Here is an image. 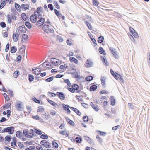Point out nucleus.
Instances as JSON below:
<instances>
[{"label":"nucleus","mask_w":150,"mask_h":150,"mask_svg":"<svg viewBox=\"0 0 150 150\" xmlns=\"http://www.w3.org/2000/svg\"><path fill=\"white\" fill-rule=\"evenodd\" d=\"M51 62L54 66H58L60 64L61 62L58 59L53 58L51 59Z\"/></svg>","instance_id":"nucleus-10"},{"label":"nucleus","mask_w":150,"mask_h":150,"mask_svg":"<svg viewBox=\"0 0 150 150\" xmlns=\"http://www.w3.org/2000/svg\"><path fill=\"white\" fill-rule=\"evenodd\" d=\"M23 134L25 135L26 137L28 138L27 137L29 135V132L28 130L27 129H25L23 131Z\"/></svg>","instance_id":"nucleus-30"},{"label":"nucleus","mask_w":150,"mask_h":150,"mask_svg":"<svg viewBox=\"0 0 150 150\" xmlns=\"http://www.w3.org/2000/svg\"><path fill=\"white\" fill-rule=\"evenodd\" d=\"M19 29H23V30H24L23 33H26V31L27 30V28H26V27L24 25H22L19 26Z\"/></svg>","instance_id":"nucleus-46"},{"label":"nucleus","mask_w":150,"mask_h":150,"mask_svg":"<svg viewBox=\"0 0 150 150\" xmlns=\"http://www.w3.org/2000/svg\"><path fill=\"white\" fill-rule=\"evenodd\" d=\"M79 89L78 86L76 84H74L72 85H71V87L68 88V90L72 93H74L76 90H77Z\"/></svg>","instance_id":"nucleus-5"},{"label":"nucleus","mask_w":150,"mask_h":150,"mask_svg":"<svg viewBox=\"0 0 150 150\" xmlns=\"http://www.w3.org/2000/svg\"><path fill=\"white\" fill-rule=\"evenodd\" d=\"M67 67L68 66L66 64L61 65L59 67V68L61 69L67 68Z\"/></svg>","instance_id":"nucleus-61"},{"label":"nucleus","mask_w":150,"mask_h":150,"mask_svg":"<svg viewBox=\"0 0 150 150\" xmlns=\"http://www.w3.org/2000/svg\"><path fill=\"white\" fill-rule=\"evenodd\" d=\"M69 60L71 62H73L76 64L78 63V61L75 57H70L69 58Z\"/></svg>","instance_id":"nucleus-18"},{"label":"nucleus","mask_w":150,"mask_h":150,"mask_svg":"<svg viewBox=\"0 0 150 150\" xmlns=\"http://www.w3.org/2000/svg\"><path fill=\"white\" fill-rule=\"evenodd\" d=\"M17 51V48L16 46H13L11 49L10 52L12 53H14L16 52Z\"/></svg>","instance_id":"nucleus-26"},{"label":"nucleus","mask_w":150,"mask_h":150,"mask_svg":"<svg viewBox=\"0 0 150 150\" xmlns=\"http://www.w3.org/2000/svg\"><path fill=\"white\" fill-rule=\"evenodd\" d=\"M49 25L45 24L43 27V29L44 31L47 33H52L54 32V30L53 29L50 28Z\"/></svg>","instance_id":"nucleus-4"},{"label":"nucleus","mask_w":150,"mask_h":150,"mask_svg":"<svg viewBox=\"0 0 150 150\" xmlns=\"http://www.w3.org/2000/svg\"><path fill=\"white\" fill-rule=\"evenodd\" d=\"M21 18L25 21H27V20H29L30 19L28 17H27L25 13H23L21 14Z\"/></svg>","instance_id":"nucleus-14"},{"label":"nucleus","mask_w":150,"mask_h":150,"mask_svg":"<svg viewBox=\"0 0 150 150\" xmlns=\"http://www.w3.org/2000/svg\"><path fill=\"white\" fill-rule=\"evenodd\" d=\"M20 74V72L19 71L17 70L14 72L13 74V76L15 78H17L18 76Z\"/></svg>","instance_id":"nucleus-39"},{"label":"nucleus","mask_w":150,"mask_h":150,"mask_svg":"<svg viewBox=\"0 0 150 150\" xmlns=\"http://www.w3.org/2000/svg\"><path fill=\"white\" fill-rule=\"evenodd\" d=\"M28 39V37L27 35L26 34H23L22 37V42H26Z\"/></svg>","instance_id":"nucleus-15"},{"label":"nucleus","mask_w":150,"mask_h":150,"mask_svg":"<svg viewBox=\"0 0 150 150\" xmlns=\"http://www.w3.org/2000/svg\"><path fill=\"white\" fill-rule=\"evenodd\" d=\"M75 97L76 98L77 100L79 101L82 102L83 101V100L81 98V96H80L76 95Z\"/></svg>","instance_id":"nucleus-53"},{"label":"nucleus","mask_w":150,"mask_h":150,"mask_svg":"<svg viewBox=\"0 0 150 150\" xmlns=\"http://www.w3.org/2000/svg\"><path fill=\"white\" fill-rule=\"evenodd\" d=\"M9 46H10L9 43L8 42L7 43V44L6 45V48H5V51L6 52H7L8 51L9 49Z\"/></svg>","instance_id":"nucleus-63"},{"label":"nucleus","mask_w":150,"mask_h":150,"mask_svg":"<svg viewBox=\"0 0 150 150\" xmlns=\"http://www.w3.org/2000/svg\"><path fill=\"white\" fill-rule=\"evenodd\" d=\"M17 144L18 146L21 149H22L24 147V145L21 144V143L20 142H18L17 143Z\"/></svg>","instance_id":"nucleus-62"},{"label":"nucleus","mask_w":150,"mask_h":150,"mask_svg":"<svg viewBox=\"0 0 150 150\" xmlns=\"http://www.w3.org/2000/svg\"><path fill=\"white\" fill-rule=\"evenodd\" d=\"M56 94L57 96L61 100H64L65 99V96L63 93L58 92L56 93Z\"/></svg>","instance_id":"nucleus-11"},{"label":"nucleus","mask_w":150,"mask_h":150,"mask_svg":"<svg viewBox=\"0 0 150 150\" xmlns=\"http://www.w3.org/2000/svg\"><path fill=\"white\" fill-rule=\"evenodd\" d=\"M82 138L81 137H77L75 139V141L76 142L80 143L82 141Z\"/></svg>","instance_id":"nucleus-44"},{"label":"nucleus","mask_w":150,"mask_h":150,"mask_svg":"<svg viewBox=\"0 0 150 150\" xmlns=\"http://www.w3.org/2000/svg\"><path fill=\"white\" fill-rule=\"evenodd\" d=\"M8 91L9 93V95L11 97H13L14 95L13 91L10 89H8Z\"/></svg>","instance_id":"nucleus-64"},{"label":"nucleus","mask_w":150,"mask_h":150,"mask_svg":"<svg viewBox=\"0 0 150 150\" xmlns=\"http://www.w3.org/2000/svg\"><path fill=\"white\" fill-rule=\"evenodd\" d=\"M101 58L103 62L106 66H107L108 65V63L107 62L106 59L105 58V57H102Z\"/></svg>","instance_id":"nucleus-36"},{"label":"nucleus","mask_w":150,"mask_h":150,"mask_svg":"<svg viewBox=\"0 0 150 150\" xmlns=\"http://www.w3.org/2000/svg\"><path fill=\"white\" fill-rule=\"evenodd\" d=\"M53 4L56 8L58 9H60V6L57 2L54 1L53 2Z\"/></svg>","instance_id":"nucleus-47"},{"label":"nucleus","mask_w":150,"mask_h":150,"mask_svg":"<svg viewBox=\"0 0 150 150\" xmlns=\"http://www.w3.org/2000/svg\"><path fill=\"white\" fill-rule=\"evenodd\" d=\"M108 91L105 90H103L100 91V94H108Z\"/></svg>","instance_id":"nucleus-59"},{"label":"nucleus","mask_w":150,"mask_h":150,"mask_svg":"<svg viewBox=\"0 0 150 150\" xmlns=\"http://www.w3.org/2000/svg\"><path fill=\"white\" fill-rule=\"evenodd\" d=\"M62 106L64 110L67 112V113L69 114L70 113L71 111L69 109V106L67 105L63 104H62Z\"/></svg>","instance_id":"nucleus-12"},{"label":"nucleus","mask_w":150,"mask_h":150,"mask_svg":"<svg viewBox=\"0 0 150 150\" xmlns=\"http://www.w3.org/2000/svg\"><path fill=\"white\" fill-rule=\"evenodd\" d=\"M0 26L2 28H5L6 27V24L5 22L2 21L0 23Z\"/></svg>","instance_id":"nucleus-58"},{"label":"nucleus","mask_w":150,"mask_h":150,"mask_svg":"<svg viewBox=\"0 0 150 150\" xmlns=\"http://www.w3.org/2000/svg\"><path fill=\"white\" fill-rule=\"evenodd\" d=\"M38 13V7L37 8L36 10L34 12V14H32L30 17V19L32 23H35L37 21L38 15L36 14H35V13Z\"/></svg>","instance_id":"nucleus-3"},{"label":"nucleus","mask_w":150,"mask_h":150,"mask_svg":"<svg viewBox=\"0 0 150 150\" xmlns=\"http://www.w3.org/2000/svg\"><path fill=\"white\" fill-rule=\"evenodd\" d=\"M66 119L67 121L69 124L72 126H74V123L72 120H71L68 117H67Z\"/></svg>","instance_id":"nucleus-35"},{"label":"nucleus","mask_w":150,"mask_h":150,"mask_svg":"<svg viewBox=\"0 0 150 150\" xmlns=\"http://www.w3.org/2000/svg\"><path fill=\"white\" fill-rule=\"evenodd\" d=\"M50 64V63L48 62H45L42 64L43 67H44L45 69L47 68H49L48 66Z\"/></svg>","instance_id":"nucleus-38"},{"label":"nucleus","mask_w":150,"mask_h":150,"mask_svg":"<svg viewBox=\"0 0 150 150\" xmlns=\"http://www.w3.org/2000/svg\"><path fill=\"white\" fill-rule=\"evenodd\" d=\"M15 7L16 9L18 11L20 12L21 11V7L20 5L15 2L14 3Z\"/></svg>","instance_id":"nucleus-16"},{"label":"nucleus","mask_w":150,"mask_h":150,"mask_svg":"<svg viewBox=\"0 0 150 150\" xmlns=\"http://www.w3.org/2000/svg\"><path fill=\"white\" fill-rule=\"evenodd\" d=\"M84 138L85 140L90 144H91L92 143V140L91 139L88 137L87 136H86L84 137Z\"/></svg>","instance_id":"nucleus-29"},{"label":"nucleus","mask_w":150,"mask_h":150,"mask_svg":"<svg viewBox=\"0 0 150 150\" xmlns=\"http://www.w3.org/2000/svg\"><path fill=\"white\" fill-rule=\"evenodd\" d=\"M109 49L110 51V52L111 53L113 54V57L115 59H118V56L116 52L115 49L112 48V47H109Z\"/></svg>","instance_id":"nucleus-6"},{"label":"nucleus","mask_w":150,"mask_h":150,"mask_svg":"<svg viewBox=\"0 0 150 150\" xmlns=\"http://www.w3.org/2000/svg\"><path fill=\"white\" fill-rule=\"evenodd\" d=\"M55 13V14L58 17H60L62 16V15L59 13L57 9H54Z\"/></svg>","instance_id":"nucleus-52"},{"label":"nucleus","mask_w":150,"mask_h":150,"mask_svg":"<svg viewBox=\"0 0 150 150\" xmlns=\"http://www.w3.org/2000/svg\"><path fill=\"white\" fill-rule=\"evenodd\" d=\"M59 133L62 135H65L66 137H68L69 135V132L64 131H59Z\"/></svg>","instance_id":"nucleus-21"},{"label":"nucleus","mask_w":150,"mask_h":150,"mask_svg":"<svg viewBox=\"0 0 150 150\" xmlns=\"http://www.w3.org/2000/svg\"><path fill=\"white\" fill-rule=\"evenodd\" d=\"M28 79L30 82L32 81L34 79V77L33 75L29 74L28 75Z\"/></svg>","instance_id":"nucleus-33"},{"label":"nucleus","mask_w":150,"mask_h":150,"mask_svg":"<svg viewBox=\"0 0 150 150\" xmlns=\"http://www.w3.org/2000/svg\"><path fill=\"white\" fill-rule=\"evenodd\" d=\"M110 101L111 105L112 106L114 105L115 103V100L114 98L112 96H111L110 97Z\"/></svg>","instance_id":"nucleus-28"},{"label":"nucleus","mask_w":150,"mask_h":150,"mask_svg":"<svg viewBox=\"0 0 150 150\" xmlns=\"http://www.w3.org/2000/svg\"><path fill=\"white\" fill-rule=\"evenodd\" d=\"M85 65L87 67H91L92 66V62L90 59H88L87 60Z\"/></svg>","instance_id":"nucleus-20"},{"label":"nucleus","mask_w":150,"mask_h":150,"mask_svg":"<svg viewBox=\"0 0 150 150\" xmlns=\"http://www.w3.org/2000/svg\"><path fill=\"white\" fill-rule=\"evenodd\" d=\"M11 103H7L3 106V109L4 110L7 109L9 108H11Z\"/></svg>","instance_id":"nucleus-24"},{"label":"nucleus","mask_w":150,"mask_h":150,"mask_svg":"<svg viewBox=\"0 0 150 150\" xmlns=\"http://www.w3.org/2000/svg\"><path fill=\"white\" fill-rule=\"evenodd\" d=\"M40 144L43 146L47 148H49L51 147L50 143L45 140L41 141Z\"/></svg>","instance_id":"nucleus-7"},{"label":"nucleus","mask_w":150,"mask_h":150,"mask_svg":"<svg viewBox=\"0 0 150 150\" xmlns=\"http://www.w3.org/2000/svg\"><path fill=\"white\" fill-rule=\"evenodd\" d=\"M70 108L72 109L79 116H80L81 115V113L80 112L77 108L73 107H71Z\"/></svg>","instance_id":"nucleus-22"},{"label":"nucleus","mask_w":150,"mask_h":150,"mask_svg":"<svg viewBox=\"0 0 150 150\" xmlns=\"http://www.w3.org/2000/svg\"><path fill=\"white\" fill-rule=\"evenodd\" d=\"M42 17V16L38 14V26H41L44 23L45 20Z\"/></svg>","instance_id":"nucleus-8"},{"label":"nucleus","mask_w":150,"mask_h":150,"mask_svg":"<svg viewBox=\"0 0 150 150\" xmlns=\"http://www.w3.org/2000/svg\"><path fill=\"white\" fill-rule=\"evenodd\" d=\"M20 103L19 102L17 103L16 105V107L17 108V110L18 111H22L24 109V107L22 106L23 105H21V102H20Z\"/></svg>","instance_id":"nucleus-9"},{"label":"nucleus","mask_w":150,"mask_h":150,"mask_svg":"<svg viewBox=\"0 0 150 150\" xmlns=\"http://www.w3.org/2000/svg\"><path fill=\"white\" fill-rule=\"evenodd\" d=\"M4 96L5 98V100L7 101H8L10 100V99L8 96L5 93L4 94Z\"/></svg>","instance_id":"nucleus-55"},{"label":"nucleus","mask_w":150,"mask_h":150,"mask_svg":"<svg viewBox=\"0 0 150 150\" xmlns=\"http://www.w3.org/2000/svg\"><path fill=\"white\" fill-rule=\"evenodd\" d=\"M104 40V37L103 36H101L98 38V43H101Z\"/></svg>","instance_id":"nucleus-37"},{"label":"nucleus","mask_w":150,"mask_h":150,"mask_svg":"<svg viewBox=\"0 0 150 150\" xmlns=\"http://www.w3.org/2000/svg\"><path fill=\"white\" fill-rule=\"evenodd\" d=\"M93 5L95 6H97L99 5V2L97 0H92Z\"/></svg>","instance_id":"nucleus-43"},{"label":"nucleus","mask_w":150,"mask_h":150,"mask_svg":"<svg viewBox=\"0 0 150 150\" xmlns=\"http://www.w3.org/2000/svg\"><path fill=\"white\" fill-rule=\"evenodd\" d=\"M85 23L90 30H93V27L91 23L87 21H85Z\"/></svg>","instance_id":"nucleus-23"},{"label":"nucleus","mask_w":150,"mask_h":150,"mask_svg":"<svg viewBox=\"0 0 150 150\" xmlns=\"http://www.w3.org/2000/svg\"><path fill=\"white\" fill-rule=\"evenodd\" d=\"M129 30L132 34H130L129 38L133 42L135 43L136 40L133 37L136 38L138 39L139 38V35L138 33L133 28L131 27H129Z\"/></svg>","instance_id":"nucleus-1"},{"label":"nucleus","mask_w":150,"mask_h":150,"mask_svg":"<svg viewBox=\"0 0 150 150\" xmlns=\"http://www.w3.org/2000/svg\"><path fill=\"white\" fill-rule=\"evenodd\" d=\"M29 134V135L27 137L28 138H32L33 137L34 134V131L33 129H31L30 130Z\"/></svg>","instance_id":"nucleus-19"},{"label":"nucleus","mask_w":150,"mask_h":150,"mask_svg":"<svg viewBox=\"0 0 150 150\" xmlns=\"http://www.w3.org/2000/svg\"><path fill=\"white\" fill-rule=\"evenodd\" d=\"M64 82L66 83L69 86V88L71 86V84L70 83L69 80L68 79H65L64 80Z\"/></svg>","instance_id":"nucleus-45"},{"label":"nucleus","mask_w":150,"mask_h":150,"mask_svg":"<svg viewBox=\"0 0 150 150\" xmlns=\"http://www.w3.org/2000/svg\"><path fill=\"white\" fill-rule=\"evenodd\" d=\"M22 59V57L21 55H19L17 56L16 61L17 62H20Z\"/></svg>","instance_id":"nucleus-54"},{"label":"nucleus","mask_w":150,"mask_h":150,"mask_svg":"<svg viewBox=\"0 0 150 150\" xmlns=\"http://www.w3.org/2000/svg\"><path fill=\"white\" fill-rule=\"evenodd\" d=\"M53 146L55 148H58V144L55 141H53L52 142Z\"/></svg>","instance_id":"nucleus-48"},{"label":"nucleus","mask_w":150,"mask_h":150,"mask_svg":"<svg viewBox=\"0 0 150 150\" xmlns=\"http://www.w3.org/2000/svg\"><path fill=\"white\" fill-rule=\"evenodd\" d=\"M97 88V86L96 85H93L91 86L90 88L91 91H93L95 90Z\"/></svg>","instance_id":"nucleus-41"},{"label":"nucleus","mask_w":150,"mask_h":150,"mask_svg":"<svg viewBox=\"0 0 150 150\" xmlns=\"http://www.w3.org/2000/svg\"><path fill=\"white\" fill-rule=\"evenodd\" d=\"M98 50L99 53L100 54H101L104 55H105L106 54V53L105 51L102 47H100L99 48Z\"/></svg>","instance_id":"nucleus-27"},{"label":"nucleus","mask_w":150,"mask_h":150,"mask_svg":"<svg viewBox=\"0 0 150 150\" xmlns=\"http://www.w3.org/2000/svg\"><path fill=\"white\" fill-rule=\"evenodd\" d=\"M96 132L97 133V134L101 136H105L106 134L105 132L101 131L99 130H97Z\"/></svg>","instance_id":"nucleus-34"},{"label":"nucleus","mask_w":150,"mask_h":150,"mask_svg":"<svg viewBox=\"0 0 150 150\" xmlns=\"http://www.w3.org/2000/svg\"><path fill=\"white\" fill-rule=\"evenodd\" d=\"M47 100L55 108H57L58 107V105L53 101L50 100L49 99H47Z\"/></svg>","instance_id":"nucleus-17"},{"label":"nucleus","mask_w":150,"mask_h":150,"mask_svg":"<svg viewBox=\"0 0 150 150\" xmlns=\"http://www.w3.org/2000/svg\"><path fill=\"white\" fill-rule=\"evenodd\" d=\"M22 134V133L21 131H18L16 132V135L17 137L21 138Z\"/></svg>","instance_id":"nucleus-40"},{"label":"nucleus","mask_w":150,"mask_h":150,"mask_svg":"<svg viewBox=\"0 0 150 150\" xmlns=\"http://www.w3.org/2000/svg\"><path fill=\"white\" fill-rule=\"evenodd\" d=\"M38 69H39V70L40 72L41 71L45 69V68L44 67H43V64H42L39 66Z\"/></svg>","instance_id":"nucleus-50"},{"label":"nucleus","mask_w":150,"mask_h":150,"mask_svg":"<svg viewBox=\"0 0 150 150\" xmlns=\"http://www.w3.org/2000/svg\"><path fill=\"white\" fill-rule=\"evenodd\" d=\"M6 17L8 22L11 24V23L12 17L9 14L7 15Z\"/></svg>","instance_id":"nucleus-31"},{"label":"nucleus","mask_w":150,"mask_h":150,"mask_svg":"<svg viewBox=\"0 0 150 150\" xmlns=\"http://www.w3.org/2000/svg\"><path fill=\"white\" fill-rule=\"evenodd\" d=\"M12 139V137L10 135H7L5 137V141L10 142Z\"/></svg>","instance_id":"nucleus-42"},{"label":"nucleus","mask_w":150,"mask_h":150,"mask_svg":"<svg viewBox=\"0 0 150 150\" xmlns=\"http://www.w3.org/2000/svg\"><path fill=\"white\" fill-rule=\"evenodd\" d=\"M54 77V76H51L45 79V81L48 82H50L53 80Z\"/></svg>","instance_id":"nucleus-49"},{"label":"nucleus","mask_w":150,"mask_h":150,"mask_svg":"<svg viewBox=\"0 0 150 150\" xmlns=\"http://www.w3.org/2000/svg\"><path fill=\"white\" fill-rule=\"evenodd\" d=\"M25 25L27 27V28L29 29H30L32 28V25L31 24L30 22L28 21H27L25 22Z\"/></svg>","instance_id":"nucleus-32"},{"label":"nucleus","mask_w":150,"mask_h":150,"mask_svg":"<svg viewBox=\"0 0 150 150\" xmlns=\"http://www.w3.org/2000/svg\"><path fill=\"white\" fill-rule=\"evenodd\" d=\"M21 7L23 10H25L29 9V6L28 4L25 5L23 4L21 5Z\"/></svg>","instance_id":"nucleus-25"},{"label":"nucleus","mask_w":150,"mask_h":150,"mask_svg":"<svg viewBox=\"0 0 150 150\" xmlns=\"http://www.w3.org/2000/svg\"><path fill=\"white\" fill-rule=\"evenodd\" d=\"M83 119L84 122H86L88 120V117L87 116H84L83 118Z\"/></svg>","instance_id":"nucleus-57"},{"label":"nucleus","mask_w":150,"mask_h":150,"mask_svg":"<svg viewBox=\"0 0 150 150\" xmlns=\"http://www.w3.org/2000/svg\"><path fill=\"white\" fill-rule=\"evenodd\" d=\"M17 141H13L11 143V146L12 147H13V148H15V146H16V147L17 146L16 145Z\"/></svg>","instance_id":"nucleus-56"},{"label":"nucleus","mask_w":150,"mask_h":150,"mask_svg":"<svg viewBox=\"0 0 150 150\" xmlns=\"http://www.w3.org/2000/svg\"><path fill=\"white\" fill-rule=\"evenodd\" d=\"M57 41L59 42H62L63 41V39L61 36H58L57 38Z\"/></svg>","instance_id":"nucleus-60"},{"label":"nucleus","mask_w":150,"mask_h":150,"mask_svg":"<svg viewBox=\"0 0 150 150\" xmlns=\"http://www.w3.org/2000/svg\"><path fill=\"white\" fill-rule=\"evenodd\" d=\"M6 3L3 1L0 4V10L2 9L6 5Z\"/></svg>","instance_id":"nucleus-51"},{"label":"nucleus","mask_w":150,"mask_h":150,"mask_svg":"<svg viewBox=\"0 0 150 150\" xmlns=\"http://www.w3.org/2000/svg\"><path fill=\"white\" fill-rule=\"evenodd\" d=\"M15 127L13 126H10L4 129L1 133L8 132L9 134H13L14 132Z\"/></svg>","instance_id":"nucleus-2"},{"label":"nucleus","mask_w":150,"mask_h":150,"mask_svg":"<svg viewBox=\"0 0 150 150\" xmlns=\"http://www.w3.org/2000/svg\"><path fill=\"white\" fill-rule=\"evenodd\" d=\"M90 105L96 111H98L99 110L98 106L96 104H94L93 103L91 102Z\"/></svg>","instance_id":"nucleus-13"}]
</instances>
